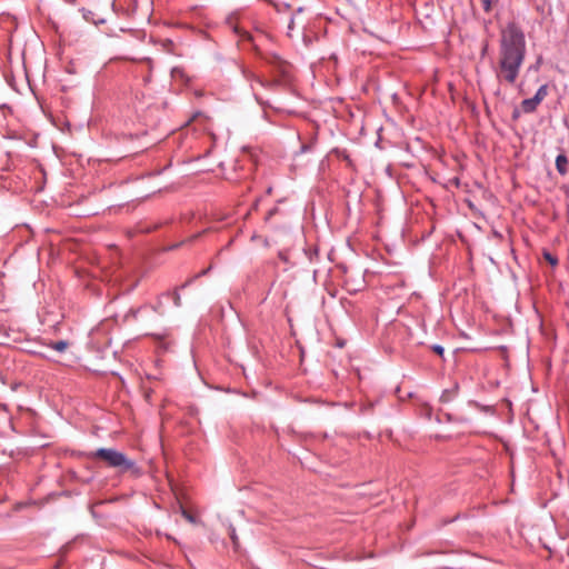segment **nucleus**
Returning a JSON list of instances; mask_svg holds the SVG:
<instances>
[{
	"instance_id": "obj_15",
	"label": "nucleus",
	"mask_w": 569,
	"mask_h": 569,
	"mask_svg": "<svg viewBox=\"0 0 569 569\" xmlns=\"http://www.w3.org/2000/svg\"><path fill=\"white\" fill-rule=\"evenodd\" d=\"M276 211H277V209H276V208H274V209H272V210H270V211H269V213H268V218H269V217H271Z\"/></svg>"
},
{
	"instance_id": "obj_8",
	"label": "nucleus",
	"mask_w": 569,
	"mask_h": 569,
	"mask_svg": "<svg viewBox=\"0 0 569 569\" xmlns=\"http://www.w3.org/2000/svg\"><path fill=\"white\" fill-rule=\"evenodd\" d=\"M543 257L551 266H556L558 263V259L550 252H545Z\"/></svg>"
},
{
	"instance_id": "obj_10",
	"label": "nucleus",
	"mask_w": 569,
	"mask_h": 569,
	"mask_svg": "<svg viewBox=\"0 0 569 569\" xmlns=\"http://www.w3.org/2000/svg\"><path fill=\"white\" fill-rule=\"evenodd\" d=\"M432 350H433L436 353L440 355V356L443 353V348H442L441 346H439V345H435V346L432 347Z\"/></svg>"
},
{
	"instance_id": "obj_14",
	"label": "nucleus",
	"mask_w": 569,
	"mask_h": 569,
	"mask_svg": "<svg viewBox=\"0 0 569 569\" xmlns=\"http://www.w3.org/2000/svg\"><path fill=\"white\" fill-rule=\"evenodd\" d=\"M136 316H137V311H134V310H132V309H131V310H130V311L124 316V318L136 317Z\"/></svg>"
},
{
	"instance_id": "obj_2",
	"label": "nucleus",
	"mask_w": 569,
	"mask_h": 569,
	"mask_svg": "<svg viewBox=\"0 0 569 569\" xmlns=\"http://www.w3.org/2000/svg\"><path fill=\"white\" fill-rule=\"evenodd\" d=\"M90 457L92 459L102 460L108 467L120 469L122 472L136 468L134 461L129 459L124 453L111 448H100L90 453Z\"/></svg>"
},
{
	"instance_id": "obj_13",
	"label": "nucleus",
	"mask_w": 569,
	"mask_h": 569,
	"mask_svg": "<svg viewBox=\"0 0 569 569\" xmlns=\"http://www.w3.org/2000/svg\"><path fill=\"white\" fill-rule=\"evenodd\" d=\"M336 345H337V347L342 348V347H345L346 341H345L343 339H339V338H338V339H337V343H336Z\"/></svg>"
},
{
	"instance_id": "obj_7",
	"label": "nucleus",
	"mask_w": 569,
	"mask_h": 569,
	"mask_svg": "<svg viewBox=\"0 0 569 569\" xmlns=\"http://www.w3.org/2000/svg\"><path fill=\"white\" fill-rule=\"evenodd\" d=\"M548 96V87L547 84H542L537 90L536 94L533 96L538 102L541 103V101Z\"/></svg>"
},
{
	"instance_id": "obj_16",
	"label": "nucleus",
	"mask_w": 569,
	"mask_h": 569,
	"mask_svg": "<svg viewBox=\"0 0 569 569\" xmlns=\"http://www.w3.org/2000/svg\"><path fill=\"white\" fill-rule=\"evenodd\" d=\"M231 538L233 540V543L236 545L237 543V537H236L234 532H232Z\"/></svg>"
},
{
	"instance_id": "obj_12",
	"label": "nucleus",
	"mask_w": 569,
	"mask_h": 569,
	"mask_svg": "<svg viewBox=\"0 0 569 569\" xmlns=\"http://www.w3.org/2000/svg\"><path fill=\"white\" fill-rule=\"evenodd\" d=\"M173 301L177 307L180 306V295L178 292L173 293Z\"/></svg>"
},
{
	"instance_id": "obj_11",
	"label": "nucleus",
	"mask_w": 569,
	"mask_h": 569,
	"mask_svg": "<svg viewBox=\"0 0 569 569\" xmlns=\"http://www.w3.org/2000/svg\"><path fill=\"white\" fill-rule=\"evenodd\" d=\"M482 4H483V9L486 11H488L490 9V6H491V0H481Z\"/></svg>"
},
{
	"instance_id": "obj_1",
	"label": "nucleus",
	"mask_w": 569,
	"mask_h": 569,
	"mask_svg": "<svg viewBox=\"0 0 569 569\" xmlns=\"http://www.w3.org/2000/svg\"><path fill=\"white\" fill-rule=\"evenodd\" d=\"M526 37L516 22H509L500 32L499 56L495 69L497 80L513 84L526 58Z\"/></svg>"
},
{
	"instance_id": "obj_5",
	"label": "nucleus",
	"mask_w": 569,
	"mask_h": 569,
	"mask_svg": "<svg viewBox=\"0 0 569 569\" xmlns=\"http://www.w3.org/2000/svg\"><path fill=\"white\" fill-rule=\"evenodd\" d=\"M457 390H458V386L455 385V387L452 389H447L442 392L441 397H440V400L442 402H449L451 401L455 396L457 395Z\"/></svg>"
},
{
	"instance_id": "obj_9",
	"label": "nucleus",
	"mask_w": 569,
	"mask_h": 569,
	"mask_svg": "<svg viewBox=\"0 0 569 569\" xmlns=\"http://www.w3.org/2000/svg\"><path fill=\"white\" fill-rule=\"evenodd\" d=\"M181 515L183 516V518L186 520H188L189 522L191 523H194L196 522V518L189 512L187 511L186 509L181 508Z\"/></svg>"
},
{
	"instance_id": "obj_4",
	"label": "nucleus",
	"mask_w": 569,
	"mask_h": 569,
	"mask_svg": "<svg viewBox=\"0 0 569 569\" xmlns=\"http://www.w3.org/2000/svg\"><path fill=\"white\" fill-rule=\"evenodd\" d=\"M556 168L561 176H565L568 172V158L566 154L560 153L557 156Z\"/></svg>"
},
{
	"instance_id": "obj_6",
	"label": "nucleus",
	"mask_w": 569,
	"mask_h": 569,
	"mask_svg": "<svg viewBox=\"0 0 569 569\" xmlns=\"http://www.w3.org/2000/svg\"><path fill=\"white\" fill-rule=\"evenodd\" d=\"M49 346L58 352H63L68 348L69 343L66 340H59L50 343Z\"/></svg>"
},
{
	"instance_id": "obj_3",
	"label": "nucleus",
	"mask_w": 569,
	"mask_h": 569,
	"mask_svg": "<svg viewBox=\"0 0 569 569\" xmlns=\"http://www.w3.org/2000/svg\"><path fill=\"white\" fill-rule=\"evenodd\" d=\"M539 104L540 102H538L535 97L525 99L521 101V111L525 113H532L537 110Z\"/></svg>"
},
{
	"instance_id": "obj_17",
	"label": "nucleus",
	"mask_w": 569,
	"mask_h": 569,
	"mask_svg": "<svg viewBox=\"0 0 569 569\" xmlns=\"http://www.w3.org/2000/svg\"><path fill=\"white\" fill-rule=\"evenodd\" d=\"M539 329L542 331L543 330V322H540L539 323Z\"/></svg>"
},
{
	"instance_id": "obj_18",
	"label": "nucleus",
	"mask_w": 569,
	"mask_h": 569,
	"mask_svg": "<svg viewBox=\"0 0 569 569\" xmlns=\"http://www.w3.org/2000/svg\"><path fill=\"white\" fill-rule=\"evenodd\" d=\"M518 116H519L518 111H517V110H515V111H513V117H515V118H517Z\"/></svg>"
}]
</instances>
